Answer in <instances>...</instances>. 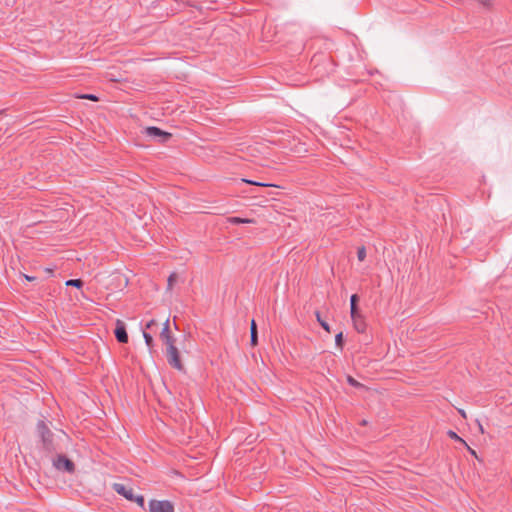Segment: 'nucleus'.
Listing matches in <instances>:
<instances>
[{"label":"nucleus","mask_w":512,"mask_h":512,"mask_svg":"<svg viewBox=\"0 0 512 512\" xmlns=\"http://www.w3.org/2000/svg\"><path fill=\"white\" fill-rule=\"evenodd\" d=\"M343 342H344V339H343V333L342 332H339L338 334H336L335 336V345L337 348H339L340 350H342L343 348Z\"/></svg>","instance_id":"obj_15"},{"label":"nucleus","mask_w":512,"mask_h":512,"mask_svg":"<svg viewBox=\"0 0 512 512\" xmlns=\"http://www.w3.org/2000/svg\"><path fill=\"white\" fill-rule=\"evenodd\" d=\"M37 431L41 436L43 442H47L50 440L52 433L46 423L42 420L37 423Z\"/></svg>","instance_id":"obj_9"},{"label":"nucleus","mask_w":512,"mask_h":512,"mask_svg":"<svg viewBox=\"0 0 512 512\" xmlns=\"http://www.w3.org/2000/svg\"><path fill=\"white\" fill-rule=\"evenodd\" d=\"M175 277L176 275L175 274H171L168 278V286L171 287L173 282L175 281Z\"/></svg>","instance_id":"obj_22"},{"label":"nucleus","mask_w":512,"mask_h":512,"mask_svg":"<svg viewBox=\"0 0 512 512\" xmlns=\"http://www.w3.org/2000/svg\"><path fill=\"white\" fill-rule=\"evenodd\" d=\"M460 413H461V415H462L463 417H466V414H465V412H464L463 410H460Z\"/></svg>","instance_id":"obj_28"},{"label":"nucleus","mask_w":512,"mask_h":512,"mask_svg":"<svg viewBox=\"0 0 512 512\" xmlns=\"http://www.w3.org/2000/svg\"><path fill=\"white\" fill-rule=\"evenodd\" d=\"M250 342H251L252 346L257 345V343H258V331H257V325H256L255 320L251 321Z\"/></svg>","instance_id":"obj_10"},{"label":"nucleus","mask_w":512,"mask_h":512,"mask_svg":"<svg viewBox=\"0 0 512 512\" xmlns=\"http://www.w3.org/2000/svg\"><path fill=\"white\" fill-rule=\"evenodd\" d=\"M482 4L487 5L489 0H479Z\"/></svg>","instance_id":"obj_26"},{"label":"nucleus","mask_w":512,"mask_h":512,"mask_svg":"<svg viewBox=\"0 0 512 512\" xmlns=\"http://www.w3.org/2000/svg\"><path fill=\"white\" fill-rule=\"evenodd\" d=\"M316 318H317L318 323L321 325V327L325 331L330 332V325L328 324V322H326L325 320L322 319L320 312H316Z\"/></svg>","instance_id":"obj_14"},{"label":"nucleus","mask_w":512,"mask_h":512,"mask_svg":"<svg viewBox=\"0 0 512 512\" xmlns=\"http://www.w3.org/2000/svg\"><path fill=\"white\" fill-rule=\"evenodd\" d=\"M114 335L119 343H127L128 342V333L126 330V325L123 321L117 320L116 326L114 330Z\"/></svg>","instance_id":"obj_6"},{"label":"nucleus","mask_w":512,"mask_h":512,"mask_svg":"<svg viewBox=\"0 0 512 512\" xmlns=\"http://www.w3.org/2000/svg\"><path fill=\"white\" fill-rule=\"evenodd\" d=\"M351 319L357 332L364 333L366 331V323L363 316L359 312L351 315Z\"/></svg>","instance_id":"obj_8"},{"label":"nucleus","mask_w":512,"mask_h":512,"mask_svg":"<svg viewBox=\"0 0 512 512\" xmlns=\"http://www.w3.org/2000/svg\"><path fill=\"white\" fill-rule=\"evenodd\" d=\"M347 382L350 386L352 387H355V388H359V387H362V384L360 382H358L356 379H354L352 376L348 375L347 376Z\"/></svg>","instance_id":"obj_17"},{"label":"nucleus","mask_w":512,"mask_h":512,"mask_svg":"<svg viewBox=\"0 0 512 512\" xmlns=\"http://www.w3.org/2000/svg\"><path fill=\"white\" fill-rule=\"evenodd\" d=\"M242 181L246 182L248 184L259 185V186H266V184H264V183L256 182V181H253V180L242 179Z\"/></svg>","instance_id":"obj_21"},{"label":"nucleus","mask_w":512,"mask_h":512,"mask_svg":"<svg viewBox=\"0 0 512 512\" xmlns=\"http://www.w3.org/2000/svg\"><path fill=\"white\" fill-rule=\"evenodd\" d=\"M65 284H66V286H72V287L80 289V288H82L84 282L81 279H70V280H67Z\"/></svg>","instance_id":"obj_12"},{"label":"nucleus","mask_w":512,"mask_h":512,"mask_svg":"<svg viewBox=\"0 0 512 512\" xmlns=\"http://www.w3.org/2000/svg\"><path fill=\"white\" fill-rule=\"evenodd\" d=\"M53 464L54 467L60 471L72 473L75 470L73 461L67 458L65 455H58Z\"/></svg>","instance_id":"obj_5"},{"label":"nucleus","mask_w":512,"mask_h":512,"mask_svg":"<svg viewBox=\"0 0 512 512\" xmlns=\"http://www.w3.org/2000/svg\"><path fill=\"white\" fill-rule=\"evenodd\" d=\"M149 512H174V505L169 500L149 501Z\"/></svg>","instance_id":"obj_4"},{"label":"nucleus","mask_w":512,"mask_h":512,"mask_svg":"<svg viewBox=\"0 0 512 512\" xmlns=\"http://www.w3.org/2000/svg\"><path fill=\"white\" fill-rule=\"evenodd\" d=\"M477 423H478V427H479V430L481 431V433H484V429H483L482 425L480 424V422L477 421Z\"/></svg>","instance_id":"obj_25"},{"label":"nucleus","mask_w":512,"mask_h":512,"mask_svg":"<svg viewBox=\"0 0 512 512\" xmlns=\"http://www.w3.org/2000/svg\"><path fill=\"white\" fill-rule=\"evenodd\" d=\"M145 134L150 138L157 139L160 143H166L172 137L171 133L156 126L147 127L145 129Z\"/></svg>","instance_id":"obj_3"},{"label":"nucleus","mask_w":512,"mask_h":512,"mask_svg":"<svg viewBox=\"0 0 512 512\" xmlns=\"http://www.w3.org/2000/svg\"><path fill=\"white\" fill-rule=\"evenodd\" d=\"M166 357L167 362L171 367L178 371H183L184 367L180 360V354L177 347L174 344L166 346Z\"/></svg>","instance_id":"obj_2"},{"label":"nucleus","mask_w":512,"mask_h":512,"mask_svg":"<svg viewBox=\"0 0 512 512\" xmlns=\"http://www.w3.org/2000/svg\"><path fill=\"white\" fill-rule=\"evenodd\" d=\"M362 424H363V425H366V424H367L366 420H363V421H362Z\"/></svg>","instance_id":"obj_29"},{"label":"nucleus","mask_w":512,"mask_h":512,"mask_svg":"<svg viewBox=\"0 0 512 512\" xmlns=\"http://www.w3.org/2000/svg\"><path fill=\"white\" fill-rule=\"evenodd\" d=\"M448 436H449L451 439H454V440H456V441H460V442H462V443H464V444L466 445L465 441H464L461 437H459V436L457 435V433H456V432H454V431H452V430H449V431H448Z\"/></svg>","instance_id":"obj_19"},{"label":"nucleus","mask_w":512,"mask_h":512,"mask_svg":"<svg viewBox=\"0 0 512 512\" xmlns=\"http://www.w3.org/2000/svg\"><path fill=\"white\" fill-rule=\"evenodd\" d=\"M365 257H366V249L364 246H361L357 250V258L359 261H364Z\"/></svg>","instance_id":"obj_18"},{"label":"nucleus","mask_w":512,"mask_h":512,"mask_svg":"<svg viewBox=\"0 0 512 512\" xmlns=\"http://www.w3.org/2000/svg\"><path fill=\"white\" fill-rule=\"evenodd\" d=\"M160 338L166 346L175 343V338L172 336L169 329V319H167L163 324V328L160 333Z\"/></svg>","instance_id":"obj_7"},{"label":"nucleus","mask_w":512,"mask_h":512,"mask_svg":"<svg viewBox=\"0 0 512 512\" xmlns=\"http://www.w3.org/2000/svg\"><path fill=\"white\" fill-rule=\"evenodd\" d=\"M468 449H469V451L471 452V454L476 455V453H475V451H474V450H472V449H471V448H469V447H468Z\"/></svg>","instance_id":"obj_27"},{"label":"nucleus","mask_w":512,"mask_h":512,"mask_svg":"<svg viewBox=\"0 0 512 512\" xmlns=\"http://www.w3.org/2000/svg\"><path fill=\"white\" fill-rule=\"evenodd\" d=\"M143 338L145 340V344L151 348L153 345V337L150 333L143 331Z\"/></svg>","instance_id":"obj_16"},{"label":"nucleus","mask_w":512,"mask_h":512,"mask_svg":"<svg viewBox=\"0 0 512 512\" xmlns=\"http://www.w3.org/2000/svg\"><path fill=\"white\" fill-rule=\"evenodd\" d=\"M154 325H156V321L154 319H152L147 322L146 329H151Z\"/></svg>","instance_id":"obj_23"},{"label":"nucleus","mask_w":512,"mask_h":512,"mask_svg":"<svg viewBox=\"0 0 512 512\" xmlns=\"http://www.w3.org/2000/svg\"><path fill=\"white\" fill-rule=\"evenodd\" d=\"M25 279H26L27 281H34V280L36 279V277H34V276H29V275H25Z\"/></svg>","instance_id":"obj_24"},{"label":"nucleus","mask_w":512,"mask_h":512,"mask_svg":"<svg viewBox=\"0 0 512 512\" xmlns=\"http://www.w3.org/2000/svg\"><path fill=\"white\" fill-rule=\"evenodd\" d=\"M113 489L121 496L129 501H134L139 507L145 509V499L143 495H135L134 490L131 487H127L121 483H115Z\"/></svg>","instance_id":"obj_1"},{"label":"nucleus","mask_w":512,"mask_h":512,"mask_svg":"<svg viewBox=\"0 0 512 512\" xmlns=\"http://www.w3.org/2000/svg\"><path fill=\"white\" fill-rule=\"evenodd\" d=\"M358 302L359 296L357 294H352L350 297V315H354L359 312Z\"/></svg>","instance_id":"obj_11"},{"label":"nucleus","mask_w":512,"mask_h":512,"mask_svg":"<svg viewBox=\"0 0 512 512\" xmlns=\"http://www.w3.org/2000/svg\"><path fill=\"white\" fill-rule=\"evenodd\" d=\"M229 222L232 224H244V223H252V219L240 218V217H231L229 218Z\"/></svg>","instance_id":"obj_13"},{"label":"nucleus","mask_w":512,"mask_h":512,"mask_svg":"<svg viewBox=\"0 0 512 512\" xmlns=\"http://www.w3.org/2000/svg\"><path fill=\"white\" fill-rule=\"evenodd\" d=\"M80 98L88 99V100H92V101H97L98 100V97L96 95H94V94H84Z\"/></svg>","instance_id":"obj_20"}]
</instances>
